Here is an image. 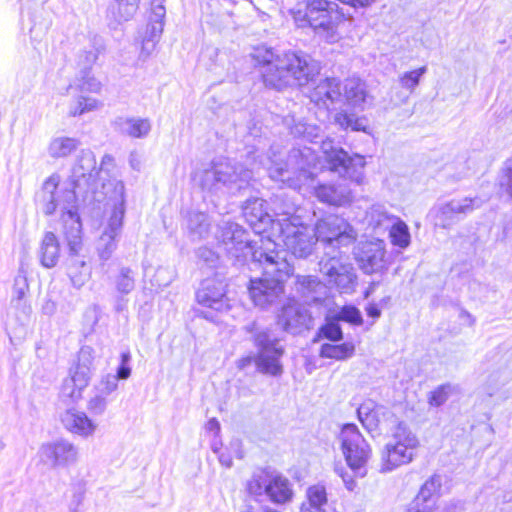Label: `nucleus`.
I'll return each mask as SVG.
<instances>
[{
  "label": "nucleus",
  "mask_w": 512,
  "mask_h": 512,
  "mask_svg": "<svg viewBox=\"0 0 512 512\" xmlns=\"http://www.w3.org/2000/svg\"><path fill=\"white\" fill-rule=\"evenodd\" d=\"M315 196L332 206H346L352 201L351 190L344 185L320 184L315 187Z\"/></svg>",
  "instance_id": "5701e85b"
},
{
  "label": "nucleus",
  "mask_w": 512,
  "mask_h": 512,
  "mask_svg": "<svg viewBox=\"0 0 512 512\" xmlns=\"http://www.w3.org/2000/svg\"><path fill=\"white\" fill-rule=\"evenodd\" d=\"M382 410V407L372 408L371 403L362 404L357 409L360 422L369 432L379 430L380 420L378 417L383 414Z\"/></svg>",
  "instance_id": "f704fd0d"
},
{
  "label": "nucleus",
  "mask_w": 512,
  "mask_h": 512,
  "mask_svg": "<svg viewBox=\"0 0 512 512\" xmlns=\"http://www.w3.org/2000/svg\"><path fill=\"white\" fill-rule=\"evenodd\" d=\"M140 0H115L109 8V16L117 24L129 21L139 8Z\"/></svg>",
  "instance_id": "7c9ffc66"
},
{
  "label": "nucleus",
  "mask_w": 512,
  "mask_h": 512,
  "mask_svg": "<svg viewBox=\"0 0 512 512\" xmlns=\"http://www.w3.org/2000/svg\"><path fill=\"white\" fill-rule=\"evenodd\" d=\"M319 337L337 342L343 339V332L337 318L327 320L319 329Z\"/></svg>",
  "instance_id": "a18cd8bd"
},
{
  "label": "nucleus",
  "mask_w": 512,
  "mask_h": 512,
  "mask_svg": "<svg viewBox=\"0 0 512 512\" xmlns=\"http://www.w3.org/2000/svg\"><path fill=\"white\" fill-rule=\"evenodd\" d=\"M336 473L341 477L343 480V483L347 490L354 491L356 488V481L354 480L353 476L350 475L348 471H346L343 467H336L335 468Z\"/></svg>",
  "instance_id": "13d9d810"
},
{
  "label": "nucleus",
  "mask_w": 512,
  "mask_h": 512,
  "mask_svg": "<svg viewBox=\"0 0 512 512\" xmlns=\"http://www.w3.org/2000/svg\"><path fill=\"white\" fill-rule=\"evenodd\" d=\"M131 353L129 350L123 351L120 355V364L116 370V374L114 377H117L118 380H126L131 375Z\"/></svg>",
  "instance_id": "864d4df0"
},
{
  "label": "nucleus",
  "mask_w": 512,
  "mask_h": 512,
  "mask_svg": "<svg viewBox=\"0 0 512 512\" xmlns=\"http://www.w3.org/2000/svg\"><path fill=\"white\" fill-rule=\"evenodd\" d=\"M70 378L73 379L76 387L83 391L89 384L91 378V369L87 364H77Z\"/></svg>",
  "instance_id": "09e8293b"
},
{
  "label": "nucleus",
  "mask_w": 512,
  "mask_h": 512,
  "mask_svg": "<svg viewBox=\"0 0 512 512\" xmlns=\"http://www.w3.org/2000/svg\"><path fill=\"white\" fill-rule=\"evenodd\" d=\"M63 427L71 434L84 439L93 437L98 425L84 411L75 408L66 409L60 415Z\"/></svg>",
  "instance_id": "aec40b11"
},
{
  "label": "nucleus",
  "mask_w": 512,
  "mask_h": 512,
  "mask_svg": "<svg viewBox=\"0 0 512 512\" xmlns=\"http://www.w3.org/2000/svg\"><path fill=\"white\" fill-rule=\"evenodd\" d=\"M300 512H339L327 498L326 487L321 484L310 486L306 491V501Z\"/></svg>",
  "instance_id": "4be33fe9"
},
{
  "label": "nucleus",
  "mask_w": 512,
  "mask_h": 512,
  "mask_svg": "<svg viewBox=\"0 0 512 512\" xmlns=\"http://www.w3.org/2000/svg\"><path fill=\"white\" fill-rule=\"evenodd\" d=\"M275 211L283 217L272 222V233L268 234L267 237H261L260 244L262 239L269 238L276 242L275 238H281L286 250L294 257L306 259L312 255L317 244V238H315L313 227L305 224L301 217L295 214V205L291 203L283 208L276 206ZM275 244L277 247L278 244Z\"/></svg>",
  "instance_id": "20e7f679"
},
{
  "label": "nucleus",
  "mask_w": 512,
  "mask_h": 512,
  "mask_svg": "<svg viewBox=\"0 0 512 512\" xmlns=\"http://www.w3.org/2000/svg\"><path fill=\"white\" fill-rule=\"evenodd\" d=\"M500 186L512 197V167H507L499 180Z\"/></svg>",
  "instance_id": "bf43d9fd"
},
{
  "label": "nucleus",
  "mask_w": 512,
  "mask_h": 512,
  "mask_svg": "<svg viewBox=\"0 0 512 512\" xmlns=\"http://www.w3.org/2000/svg\"><path fill=\"white\" fill-rule=\"evenodd\" d=\"M274 165L269 168L270 177L275 180L282 182L293 189H299L305 185L309 179H311L312 173L308 170L311 162H304L307 168L304 166L299 167V171L292 176L289 170V162H272Z\"/></svg>",
  "instance_id": "412c9836"
},
{
  "label": "nucleus",
  "mask_w": 512,
  "mask_h": 512,
  "mask_svg": "<svg viewBox=\"0 0 512 512\" xmlns=\"http://www.w3.org/2000/svg\"><path fill=\"white\" fill-rule=\"evenodd\" d=\"M458 390V386L450 383L440 385L430 393L428 402L433 407H440L452 394L457 393Z\"/></svg>",
  "instance_id": "79ce46f5"
},
{
  "label": "nucleus",
  "mask_w": 512,
  "mask_h": 512,
  "mask_svg": "<svg viewBox=\"0 0 512 512\" xmlns=\"http://www.w3.org/2000/svg\"><path fill=\"white\" fill-rule=\"evenodd\" d=\"M210 226L209 216L203 212H189L185 220L188 235L193 241L205 239L209 234Z\"/></svg>",
  "instance_id": "bb28decb"
},
{
  "label": "nucleus",
  "mask_w": 512,
  "mask_h": 512,
  "mask_svg": "<svg viewBox=\"0 0 512 512\" xmlns=\"http://www.w3.org/2000/svg\"><path fill=\"white\" fill-rule=\"evenodd\" d=\"M427 72V67L422 66L418 69L404 72L399 76V84L400 86L409 91L410 93L414 92L416 87L420 83L421 77Z\"/></svg>",
  "instance_id": "c03bdc74"
},
{
  "label": "nucleus",
  "mask_w": 512,
  "mask_h": 512,
  "mask_svg": "<svg viewBox=\"0 0 512 512\" xmlns=\"http://www.w3.org/2000/svg\"><path fill=\"white\" fill-rule=\"evenodd\" d=\"M246 489L255 497L266 496L271 502L284 504L291 500L293 491L287 478L267 470L255 471L248 480Z\"/></svg>",
  "instance_id": "1a4fd4ad"
},
{
  "label": "nucleus",
  "mask_w": 512,
  "mask_h": 512,
  "mask_svg": "<svg viewBox=\"0 0 512 512\" xmlns=\"http://www.w3.org/2000/svg\"><path fill=\"white\" fill-rule=\"evenodd\" d=\"M313 230L317 242H321L325 249L347 247L357 238L353 227L344 218L337 215H329L318 220Z\"/></svg>",
  "instance_id": "9d476101"
},
{
  "label": "nucleus",
  "mask_w": 512,
  "mask_h": 512,
  "mask_svg": "<svg viewBox=\"0 0 512 512\" xmlns=\"http://www.w3.org/2000/svg\"><path fill=\"white\" fill-rule=\"evenodd\" d=\"M231 162H217L212 170L205 171V178L214 179L216 183H223L233 190L245 189L249 184L251 172L244 170L240 162H235V165H230Z\"/></svg>",
  "instance_id": "dca6fc26"
},
{
  "label": "nucleus",
  "mask_w": 512,
  "mask_h": 512,
  "mask_svg": "<svg viewBox=\"0 0 512 512\" xmlns=\"http://www.w3.org/2000/svg\"><path fill=\"white\" fill-rule=\"evenodd\" d=\"M196 300L199 305L215 311H224L229 307L225 284L215 278H208L201 282L196 292Z\"/></svg>",
  "instance_id": "a211bd4d"
},
{
  "label": "nucleus",
  "mask_w": 512,
  "mask_h": 512,
  "mask_svg": "<svg viewBox=\"0 0 512 512\" xmlns=\"http://www.w3.org/2000/svg\"><path fill=\"white\" fill-rule=\"evenodd\" d=\"M28 289L29 285L27 277L22 272H19L14 278L11 299H27L26 293L28 292Z\"/></svg>",
  "instance_id": "603ef678"
},
{
  "label": "nucleus",
  "mask_w": 512,
  "mask_h": 512,
  "mask_svg": "<svg viewBox=\"0 0 512 512\" xmlns=\"http://www.w3.org/2000/svg\"><path fill=\"white\" fill-rule=\"evenodd\" d=\"M389 236L393 245L400 248H406L410 244V233L406 223L399 218H396L390 227Z\"/></svg>",
  "instance_id": "58836bf2"
},
{
  "label": "nucleus",
  "mask_w": 512,
  "mask_h": 512,
  "mask_svg": "<svg viewBox=\"0 0 512 512\" xmlns=\"http://www.w3.org/2000/svg\"><path fill=\"white\" fill-rule=\"evenodd\" d=\"M264 204L263 199L253 198L248 199L243 206V216L258 239H250L249 233L246 230L244 231L250 241L257 243L256 247L260 246L261 237H267L268 234L272 233V222L276 221L267 213Z\"/></svg>",
  "instance_id": "4468645a"
},
{
  "label": "nucleus",
  "mask_w": 512,
  "mask_h": 512,
  "mask_svg": "<svg viewBox=\"0 0 512 512\" xmlns=\"http://www.w3.org/2000/svg\"><path fill=\"white\" fill-rule=\"evenodd\" d=\"M115 128L132 138H145L151 131V122L147 118L119 117L114 121Z\"/></svg>",
  "instance_id": "393cba45"
},
{
  "label": "nucleus",
  "mask_w": 512,
  "mask_h": 512,
  "mask_svg": "<svg viewBox=\"0 0 512 512\" xmlns=\"http://www.w3.org/2000/svg\"><path fill=\"white\" fill-rule=\"evenodd\" d=\"M253 362L255 363V356L247 355V356L240 358L237 361L236 365L239 370H244L247 367H249Z\"/></svg>",
  "instance_id": "69168bd1"
},
{
  "label": "nucleus",
  "mask_w": 512,
  "mask_h": 512,
  "mask_svg": "<svg viewBox=\"0 0 512 512\" xmlns=\"http://www.w3.org/2000/svg\"><path fill=\"white\" fill-rule=\"evenodd\" d=\"M340 2L350 5L352 7H367L375 0H339Z\"/></svg>",
  "instance_id": "338daca9"
},
{
  "label": "nucleus",
  "mask_w": 512,
  "mask_h": 512,
  "mask_svg": "<svg viewBox=\"0 0 512 512\" xmlns=\"http://www.w3.org/2000/svg\"><path fill=\"white\" fill-rule=\"evenodd\" d=\"M260 61L264 85L277 91L304 86L320 72L319 62L301 51L277 53L266 49Z\"/></svg>",
  "instance_id": "7ed1b4c3"
},
{
  "label": "nucleus",
  "mask_w": 512,
  "mask_h": 512,
  "mask_svg": "<svg viewBox=\"0 0 512 512\" xmlns=\"http://www.w3.org/2000/svg\"><path fill=\"white\" fill-rule=\"evenodd\" d=\"M506 379L500 372L492 373L488 376L486 382L481 387V393L487 397L495 396L505 385Z\"/></svg>",
  "instance_id": "49530a36"
},
{
  "label": "nucleus",
  "mask_w": 512,
  "mask_h": 512,
  "mask_svg": "<svg viewBox=\"0 0 512 512\" xmlns=\"http://www.w3.org/2000/svg\"><path fill=\"white\" fill-rule=\"evenodd\" d=\"M40 263L45 268H53L60 257V244L53 232H46L39 248Z\"/></svg>",
  "instance_id": "a878e982"
},
{
  "label": "nucleus",
  "mask_w": 512,
  "mask_h": 512,
  "mask_svg": "<svg viewBox=\"0 0 512 512\" xmlns=\"http://www.w3.org/2000/svg\"><path fill=\"white\" fill-rule=\"evenodd\" d=\"M163 32V22L150 21L142 41V51L149 55L155 48Z\"/></svg>",
  "instance_id": "ea45409f"
},
{
  "label": "nucleus",
  "mask_w": 512,
  "mask_h": 512,
  "mask_svg": "<svg viewBox=\"0 0 512 512\" xmlns=\"http://www.w3.org/2000/svg\"><path fill=\"white\" fill-rule=\"evenodd\" d=\"M319 266L328 283L341 293L351 294L355 290L357 276L352 264L344 262L340 256L334 254L327 259H321Z\"/></svg>",
  "instance_id": "f8f14e48"
},
{
  "label": "nucleus",
  "mask_w": 512,
  "mask_h": 512,
  "mask_svg": "<svg viewBox=\"0 0 512 512\" xmlns=\"http://www.w3.org/2000/svg\"><path fill=\"white\" fill-rule=\"evenodd\" d=\"M420 441L417 435L404 422H399L392 438L385 444L381 454L382 473L411 463L417 455Z\"/></svg>",
  "instance_id": "39448f33"
},
{
  "label": "nucleus",
  "mask_w": 512,
  "mask_h": 512,
  "mask_svg": "<svg viewBox=\"0 0 512 512\" xmlns=\"http://www.w3.org/2000/svg\"><path fill=\"white\" fill-rule=\"evenodd\" d=\"M218 459L221 465L225 466L226 468H230L232 466V455L230 452H220L218 454Z\"/></svg>",
  "instance_id": "774afa93"
},
{
  "label": "nucleus",
  "mask_w": 512,
  "mask_h": 512,
  "mask_svg": "<svg viewBox=\"0 0 512 512\" xmlns=\"http://www.w3.org/2000/svg\"><path fill=\"white\" fill-rule=\"evenodd\" d=\"M344 96L348 105L364 109L367 99L366 85L358 78H350L344 84Z\"/></svg>",
  "instance_id": "c85d7f7f"
},
{
  "label": "nucleus",
  "mask_w": 512,
  "mask_h": 512,
  "mask_svg": "<svg viewBox=\"0 0 512 512\" xmlns=\"http://www.w3.org/2000/svg\"><path fill=\"white\" fill-rule=\"evenodd\" d=\"M305 18L315 32L329 42L337 39V29L344 20V14L334 1L308 0Z\"/></svg>",
  "instance_id": "0eeeda50"
},
{
  "label": "nucleus",
  "mask_w": 512,
  "mask_h": 512,
  "mask_svg": "<svg viewBox=\"0 0 512 512\" xmlns=\"http://www.w3.org/2000/svg\"><path fill=\"white\" fill-rule=\"evenodd\" d=\"M339 439L346 463L354 476L365 477L372 450L358 427L355 424H345L341 429Z\"/></svg>",
  "instance_id": "6e6552de"
},
{
  "label": "nucleus",
  "mask_w": 512,
  "mask_h": 512,
  "mask_svg": "<svg viewBox=\"0 0 512 512\" xmlns=\"http://www.w3.org/2000/svg\"><path fill=\"white\" fill-rule=\"evenodd\" d=\"M102 106V102L95 98L79 95L71 102L69 106V115L73 117L81 116L85 113L96 111Z\"/></svg>",
  "instance_id": "4c0bfd02"
},
{
  "label": "nucleus",
  "mask_w": 512,
  "mask_h": 512,
  "mask_svg": "<svg viewBox=\"0 0 512 512\" xmlns=\"http://www.w3.org/2000/svg\"><path fill=\"white\" fill-rule=\"evenodd\" d=\"M118 388L117 377L114 374H106L101 380L94 386L93 392H97L106 398L109 397Z\"/></svg>",
  "instance_id": "de8ad7c7"
},
{
  "label": "nucleus",
  "mask_w": 512,
  "mask_h": 512,
  "mask_svg": "<svg viewBox=\"0 0 512 512\" xmlns=\"http://www.w3.org/2000/svg\"><path fill=\"white\" fill-rule=\"evenodd\" d=\"M84 167L78 162L72 169L71 183H60L58 175H51L35 195V205L44 216L59 223L67 242L70 254L78 255L82 248V223L79 215L78 193H96L101 188L112 212L97 240L96 250L102 261H107L117 248L118 237L123 228L125 215L124 184L116 178H107L103 168L106 162L96 167V162H86Z\"/></svg>",
  "instance_id": "f257e3e1"
},
{
  "label": "nucleus",
  "mask_w": 512,
  "mask_h": 512,
  "mask_svg": "<svg viewBox=\"0 0 512 512\" xmlns=\"http://www.w3.org/2000/svg\"><path fill=\"white\" fill-rule=\"evenodd\" d=\"M101 88V82L91 75L90 71L80 70L79 75L69 84L67 92L75 90L77 92L100 93Z\"/></svg>",
  "instance_id": "72a5a7b5"
},
{
  "label": "nucleus",
  "mask_w": 512,
  "mask_h": 512,
  "mask_svg": "<svg viewBox=\"0 0 512 512\" xmlns=\"http://www.w3.org/2000/svg\"><path fill=\"white\" fill-rule=\"evenodd\" d=\"M297 291L304 297L316 301L325 294L326 286L316 276H298Z\"/></svg>",
  "instance_id": "c756f323"
},
{
  "label": "nucleus",
  "mask_w": 512,
  "mask_h": 512,
  "mask_svg": "<svg viewBox=\"0 0 512 512\" xmlns=\"http://www.w3.org/2000/svg\"><path fill=\"white\" fill-rule=\"evenodd\" d=\"M337 320L351 323L353 325L362 324V315L359 309L354 306H344L336 316Z\"/></svg>",
  "instance_id": "3c124183"
},
{
  "label": "nucleus",
  "mask_w": 512,
  "mask_h": 512,
  "mask_svg": "<svg viewBox=\"0 0 512 512\" xmlns=\"http://www.w3.org/2000/svg\"><path fill=\"white\" fill-rule=\"evenodd\" d=\"M355 354V345L352 342L341 344L324 343L320 347L319 355L322 358L344 361Z\"/></svg>",
  "instance_id": "2f4dec72"
},
{
  "label": "nucleus",
  "mask_w": 512,
  "mask_h": 512,
  "mask_svg": "<svg viewBox=\"0 0 512 512\" xmlns=\"http://www.w3.org/2000/svg\"><path fill=\"white\" fill-rule=\"evenodd\" d=\"M109 404V399L94 392V395L87 402V410L95 416H101L105 413Z\"/></svg>",
  "instance_id": "8fccbe9b"
},
{
  "label": "nucleus",
  "mask_w": 512,
  "mask_h": 512,
  "mask_svg": "<svg viewBox=\"0 0 512 512\" xmlns=\"http://www.w3.org/2000/svg\"><path fill=\"white\" fill-rule=\"evenodd\" d=\"M99 51L96 48H92L87 51H83L78 55V67L80 70L90 71L93 64L98 59Z\"/></svg>",
  "instance_id": "5fc2aeb1"
},
{
  "label": "nucleus",
  "mask_w": 512,
  "mask_h": 512,
  "mask_svg": "<svg viewBox=\"0 0 512 512\" xmlns=\"http://www.w3.org/2000/svg\"><path fill=\"white\" fill-rule=\"evenodd\" d=\"M442 479L439 475L431 476L420 488L414 506L407 512H463L461 503H451L443 508H434V497L441 488Z\"/></svg>",
  "instance_id": "2eb2a0df"
},
{
  "label": "nucleus",
  "mask_w": 512,
  "mask_h": 512,
  "mask_svg": "<svg viewBox=\"0 0 512 512\" xmlns=\"http://www.w3.org/2000/svg\"><path fill=\"white\" fill-rule=\"evenodd\" d=\"M326 168L331 172L338 173L341 178L349 179L352 182L361 184L364 179L365 162H326Z\"/></svg>",
  "instance_id": "cd10ccee"
},
{
  "label": "nucleus",
  "mask_w": 512,
  "mask_h": 512,
  "mask_svg": "<svg viewBox=\"0 0 512 512\" xmlns=\"http://www.w3.org/2000/svg\"><path fill=\"white\" fill-rule=\"evenodd\" d=\"M70 279L74 287L81 288L88 278V271L80 273V275H74L73 271H70Z\"/></svg>",
  "instance_id": "e2e57ef3"
},
{
  "label": "nucleus",
  "mask_w": 512,
  "mask_h": 512,
  "mask_svg": "<svg viewBox=\"0 0 512 512\" xmlns=\"http://www.w3.org/2000/svg\"><path fill=\"white\" fill-rule=\"evenodd\" d=\"M205 430L209 433H213L215 437H218L221 430L219 421L216 418L209 419L205 425Z\"/></svg>",
  "instance_id": "0e129e2a"
},
{
  "label": "nucleus",
  "mask_w": 512,
  "mask_h": 512,
  "mask_svg": "<svg viewBox=\"0 0 512 512\" xmlns=\"http://www.w3.org/2000/svg\"><path fill=\"white\" fill-rule=\"evenodd\" d=\"M151 6H152V15H151L150 21L163 22V19L166 14V9L163 5V0H152Z\"/></svg>",
  "instance_id": "4d7b16f0"
},
{
  "label": "nucleus",
  "mask_w": 512,
  "mask_h": 512,
  "mask_svg": "<svg viewBox=\"0 0 512 512\" xmlns=\"http://www.w3.org/2000/svg\"><path fill=\"white\" fill-rule=\"evenodd\" d=\"M92 358V349L90 347H83L79 352L78 364H87L90 367Z\"/></svg>",
  "instance_id": "052dcab7"
},
{
  "label": "nucleus",
  "mask_w": 512,
  "mask_h": 512,
  "mask_svg": "<svg viewBox=\"0 0 512 512\" xmlns=\"http://www.w3.org/2000/svg\"><path fill=\"white\" fill-rule=\"evenodd\" d=\"M61 393L64 397H67L72 401H76L81 397L82 391L76 387L73 379L67 377L63 381Z\"/></svg>",
  "instance_id": "6e6d98bb"
},
{
  "label": "nucleus",
  "mask_w": 512,
  "mask_h": 512,
  "mask_svg": "<svg viewBox=\"0 0 512 512\" xmlns=\"http://www.w3.org/2000/svg\"><path fill=\"white\" fill-rule=\"evenodd\" d=\"M198 256L202 258L205 262H207L209 265H213L216 262V254L207 248H200L198 250Z\"/></svg>",
  "instance_id": "680f3d73"
},
{
  "label": "nucleus",
  "mask_w": 512,
  "mask_h": 512,
  "mask_svg": "<svg viewBox=\"0 0 512 512\" xmlns=\"http://www.w3.org/2000/svg\"><path fill=\"white\" fill-rule=\"evenodd\" d=\"M481 204L482 201L479 198L452 200L436 210L435 225L450 228L475 208H479Z\"/></svg>",
  "instance_id": "f3484780"
},
{
  "label": "nucleus",
  "mask_w": 512,
  "mask_h": 512,
  "mask_svg": "<svg viewBox=\"0 0 512 512\" xmlns=\"http://www.w3.org/2000/svg\"><path fill=\"white\" fill-rule=\"evenodd\" d=\"M311 316L306 308L295 300H289L278 316V324L288 333L298 334L309 328Z\"/></svg>",
  "instance_id": "6ab92c4d"
},
{
  "label": "nucleus",
  "mask_w": 512,
  "mask_h": 512,
  "mask_svg": "<svg viewBox=\"0 0 512 512\" xmlns=\"http://www.w3.org/2000/svg\"><path fill=\"white\" fill-rule=\"evenodd\" d=\"M334 122L343 130L365 131L367 121L355 113L340 110L334 115Z\"/></svg>",
  "instance_id": "c9c22d12"
},
{
  "label": "nucleus",
  "mask_w": 512,
  "mask_h": 512,
  "mask_svg": "<svg viewBox=\"0 0 512 512\" xmlns=\"http://www.w3.org/2000/svg\"><path fill=\"white\" fill-rule=\"evenodd\" d=\"M216 238L235 264H247L250 270H262L263 277L251 278L248 287L255 306L265 308L283 294V283L292 275L293 267L284 252L276 251L273 240L262 239L261 245L256 247L257 243L250 241L244 229L234 222H224L219 226Z\"/></svg>",
  "instance_id": "f03ea898"
},
{
  "label": "nucleus",
  "mask_w": 512,
  "mask_h": 512,
  "mask_svg": "<svg viewBox=\"0 0 512 512\" xmlns=\"http://www.w3.org/2000/svg\"><path fill=\"white\" fill-rule=\"evenodd\" d=\"M40 461L53 469H65L78 463L79 448L70 440L59 438L43 443L39 450Z\"/></svg>",
  "instance_id": "9b49d317"
},
{
  "label": "nucleus",
  "mask_w": 512,
  "mask_h": 512,
  "mask_svg": "<svg viewBox=\"0 0 512 512\" xmlns=\"http://www.w3.org/2000/svg\"><path fill=\"white\" fill-rule=\"evenodd\" d=\"M79 142L74 138L58 137L49 145V155L53 158H66L78 148Z\"/></svg>",
  "instance_id": "e433bc0d"
},
{
  "label": "nucleus",
  "mask_w": 512,
  "mask_h": 512,
  "mask_svg": "<svg viewBox=\"0 0 512 512\" xmlns=\"http://www.w3.org/2000/svg\"><path fill=\"white\" fill-rule=\"evenodd\" d=\"M396 217L389 215L383 206L373 205L366 213L365 220L375 231L387 230Z\"/></svg>",
  "instance_id": "473e14b6"
},
{
  "label": "nucleus",
  "mask_w": 512,
  "mask_h": 512,
  "mask_svg": "<svg viewBox=\"0 0 512 512\" xmlns=\"http://www.w3.org/2000/svg\"><path fill=\"white\" fill-rule=\"evenodd\" d=\"M341 97L340 81L334 77L321 80L311 92V100L326 107L337 103Z\"/></svg>",
  "instance_id": "b1692460"
},
{
  "label": "nucleus",
  "mask_w": 512,
  "mask_h": 512,
  "mask_svg": "<svg viewBox=\"0 0 512 512\" xmlns=\"http://www.w3.org/2000/svg\"><path fill=\"white\" fill-rule=\"evenodd\" d=\"M115 287L118 293L122 295L129 294L135 287V278L133 271L128 267H122L115 278Z\"/></svg>",
  "instance_id": "a19ab883"
},
{
  "label": "nucleus",
  "mask_w": 512,
  "mask_h": 512,
  "mask_svg": "<svg viewBox=\"0 0 512 512\" xmlns=\"http://www.w3.org/2000/svg\"><path fill=\"white\" fill-rule=\"evenodd\" d=\"M354 254L360 269L365 274L379 273L386 268V250L383 240L360 242Z\"/></svg>",
  "instance_id": "ddd939ff"
},
{
  "label": "nucleus",
  "mask_w": 512,
  "mask_h": 512,
  "mask_svg": "<svg viewBox=\"0 0 512 512\" xmlns=\"http://www.w3.org/2000/svg\"><path fill=\"white\" fill-rule=\"evenodd\" d=\"M246 330L253 334V341L257 347L255 365L257 371L273 377L283 373L281 358L284 349L279 345V340L272 337L268 330H259L256 323L246 326Z\"/></svg>",
  "instance_id": "423d86ee"
},
{
  "label": "nucleus",
  "mask_w": 512,
  "mask_h": 512,
  "mask_svg": "<svg viewBox=\"0 0 512 512\" xmlns=\"http://www.w3.org/2000/svg\"><path fill=\"white\" fill-rule=\"evenodd\" d=\"M9 313L15 317L19 323L25 324L31 316L32 308L27 299H11Z\"/></svg>",
  "instance_id": "37998d69"
}]
</instances>
